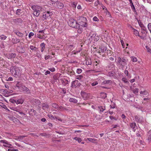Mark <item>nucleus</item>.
<instances>
[{
	"instance_id": "obj_8",
	"label": "nucleus",
	"mask_w": 151,
	"mask_h": 151,
	"mask_svg": "<svg viewBox=\"0 0 151 151\" xmlns=\"http://www.w3.org/2000/svg\"><path fill=\"white\" fill-rule=\"evenodd\" d=\"M6 61H5L3 58H0V67L1 68H6V66L5 65Z\"/></svg>"
},
{
	"instance_id": "obj_4",
	"label": "nucleus",
	"mask_w": 151,
	"mask_h": 151,
	"mask_svg": "<svg viewBox=\"0 0 151 151\" xmlns=\"http://www.w3.org/2000/svg\"><path fill=\"white\" fill-rule=\"evenodd\" d=\"M80 19L81 20H83L84 21L83 22V21L80 22H79L80 23V25L84 27H86L87 25V24L86 22L87 19L86 17H81Z\"/></svg>"
},
{
	"instance_id": "obj_9",
	"label": "nucleus",
	"mask_w": 151,
	"mask_h": 151,
	"mask_svg": "<svg viewBox=\"0 0 151 151\" xmlns=\"http://www.w3.org/2000/svg\"><path fill=\"white\" fill-rule=\"evenodd\" d=\"M81 94L83 99H86L88 98L89 96V94L86 93L85 92L81 91Z\"/></svg>"
},
{
	"instance_id": "obj_16",
	"label": "nucleus",
	"mask_w": 151,
	"mask_h": 151,
	"mask_svg": "<svg viewBox=\"0 0 151 151\" xmlns=\"http://www.w3.org/2000/svg\"><path fill=\"white\" fill-rule=\"evenodd\" d=\"M69 108V107L66 108L65 107L60 106L59 107L58 110H60V111H64L65 110L68 111L69 110V109H68Z\"/></svg>"
},
{
	"instance_id": "obj_52",
	"label": "nucleus",
	"mask_w": 151,
	"mask_h": 151,
	"mask_svg": "<svg viewBox=\"0 0 151 151\" xmlns=\"http://www.w3.org/2000/svg\"><path fill=\"white\" fill-rule=\"evenodd\" d=\"M100 4V2L99 0H97L94 3V5L95 6H97L98 5Z\"/></svg>"
},
{
	"instance_id": "obj_15",
	"label": "nucleus",
	"mask_w": 151,
	"mask_h": 151,
	"mask_svg": "<svg viewBox=\"0 0 151 151\" xmlns=\"http://www.w3.org/2000/svg\"><path fill=\"white\" fill-rule=\"evenodd\" d=\"M138 22L139 25L142 28L144 31L146 29L145 27L144 26L143 24L140 20H138Z\"/></svg>"
},
{
	"instance_id": "obj_56",
	"label": "nucleus",
	"mask_w": 151,
	"mask_h": 151,
	"mask_svg": "<svg viewBox=\"0 0 151 151\" xmlns=\"http://www.w3.org/2000/svg\"><path fill=\"white\" fill-rule=\"evenodd\" d=\"M110 108L111 109H114L115 107V105L114 103H112L110 106Z\"/></svg>"
},
{
	"instance_id": "obj_60",
	"label": "nucleus",
	"mask_w": 151,
	"mask_h": 151,
	"mask_svg": "<svg viewBox=\"0 0 151 151\" xmlns=\"http://www.w3.org/2000/svg\"><path fill=\"white\" fill-rule=\"evenodd\" d=\"M48 69L52 72H54L55 70V68L53 67L49 68Z\"/></svg>"
},
{
	"instance_id": "obj_27",
	"label": "nucleus",
	"mask_w": 151,
	"mask_h": 151,
	"mask_svg": "<svg viewBox=\"0 0 151 151\" xmlns=\"http://www.w3.org/2000/svg\"><path fill=\"white\" fill-rule=\"evenodd\" d=\"M86 64L87 65H91V62L90 60V59H88V58L86 59Z\"/></svg>"
},
{
	"instance_id": "obj_21",
	"label": "nucleus",
	"mask_w": 151,
	"mask_h": 151,
	"mask_svg": "<svg viewBox=\"0 0 151 151\" xmlns=\"http://www.w3.org/2000/svg\"><path fill=\"white\" fill-rule=\"evenodd\" d=\"M42 11V9H40V10H39L38 11H34L33 14L36 17H38L40 14L39 12L40 11Z\"/></svg>"
},
{
	"instance_id": "obj_53",
	"label": "nucleus",
	"mask_w": 151,
	"mask_h": 151,
	"mask_svg": "<svg viewBox=\"0 0 151 151\" xmlns=\"http://www.w3.org/2000/svg\"><path fill=\"white\" fill-rule=\"evenodd\" d=\"M138 90L137 88H135L133 90V92L134 93L136 94V93H138Z\"/></svg>"
},
{
	"instance_id": "obj_43",
	"label": "nucleus",
	"mask_w": 151,
	"mask_h": 151,
	"mask_svg": "<svg viewBox=\"0 0 151 151\" xmlns=\"http://www.w3.org/2000/svg\"><path fill=\"white\" fill-rule=\"evenodd\" d=\"M122 80L125 83H129L128 80L125 78H122Z\"/></svg>"
},
{
	"instance_id": "obj_12",
	"label": "nucleus",
	"mask_w": 151,
	"mask_h": 151,
	"mask_svg": "<svg viewBox=\"0 0 151 151\" xmlns=\"http://www.w3.org/2000/svg\"><path fill=\"white\" fill-rule=\"evenodd\" d=\"M21 89L24 93L28 94L30 93L29 89L27 88L25 86H22V87Z\"/></svg>"
},
{
	"instance_id": "obj_19",
	"label": "nucleus",
	"mask_w": 151,
	"mask_h": 151,
	"mask_svg": "<svg viewBox=\"0 0 151 151\" xmlns=\"http://www.w3.org/2000/svg\"><path fill=\"white\" fill-rule=\"evenodd\" d=\"M24 102V100L22 99L16 100V104H22Z\"/></svg>"
},
{
	"instance_id": "obj_59",
	"label": "nucleus",
	"mask_w": 151,
	"mask_h": 151,
	"mask_svg": "<svg viewBox=\"0 0 151 151\" xmlns=\"http://www.w3.org/2000/svg\"><path fill=\"white\" fill-rule=\"evenodd\" d=\"M10 101L13 103H15L16 104V100L11 99L10 100Z\"/></svg>"
},
{
	"instance_id": "obj_38",
	"label": "nucleus",
	"mask_w": 151,
	"mask_h": 151,
	"mask_svg": "<svg viewBox=\"0 0 151 151\" xmlns=\"http://www.w3.org/2000/svg\"><path fill=\"white\" fill-rule=\"evenodd\" d=\"M16 34L17 35L20 37H22L23 35L22 33L19 32V31L16 32Z\"/></svg>"
},
{
	"instance_id": "obj_5",
	"label": "nucleus",
	"mask_w": 151,
	"mask_h": 151,
	"mask_svg": "<svg viewBox=\"0 0 151 151\" xmlns=\"http://www.w3.org/2000/svg\"><path fill=\"white\" fill-rule=\"evenodd\" d=\"M5 56L8 59H11L15 58L16 54L14 53L8 52L6 54Z\"/></svg>"
},
{
	"instance_id": "obj_62",
	"label": "nucleus",
	"mask_w": 151,
	"mask_h": 151,
	"mask_svg": "<svg viewBox=\"0 0 151 151\" xmlns=\"http://www.w3.org/2000/svg\"><path fill=\"white\" fill-rule=\"evenodd\" d=\"M109 117L111 120L114 119L115 120H117V119L116 118H115V117H114V116H110Z\"/></svg>"
},
{
	"instance_id": "obj_61",
	"label": "nucleus",
	"mask_w": 151,
	"mask_h": 151,
	"mask_svg": "<svg viewBox=\"0 0 151 151\" xmlns=\"http://www.w3.org/2000/svg\"><path fill=\"white\" fill-rule=\"evenodd\" d=\"M13 80V78L11 77H10L6 80V81H12Z\"/></svg>"
},
{
	"instance_id": "obj_42",
	"label": "nucleus",
	"mask_w": 151,
	"mask_h": 151,
	"mask_svg": "<svg viewBox=\"0 0 151 151\" xmlns=\"http://www.w3.org/2000/svg\"><path fill=\"white\" fill-rule=\"evenodd\" d=\"M82 71V70L81 68H78L76 70V73L78 74H80Z\"/></svg>"
},
{
	"instance_id": "obj_25",
	"label": "nucleus",
	"mask_w": 151,
	"mask_h": 151,
	"mask_svg": "<svg viewBox=\"0 0 151 151\" xmlns=\"http://www.w3.org/2000/svg\"><path fill=\"white\" fill-rule=\"evenodd\" d=\"M45 44L44 42H42L40 44V46L41 47V52H43L45 50Z\"/></svg>"
},
{
	"instance_id": "obj_33",
	"label": "nucleus",
	"mask_w": 151,
	"mask_h": 151,
	"mask_svg": "<svg viewBox=\"0 0 151 151\" xmlns=\"http://www.w3.org/2000/svg\"><path fill=\"white\" fill-rule=\"evenodd\" d=\"M52 106L53 107L57 109L58 110L59 107L57 104L55 103L53 104H52Z\"/></svg>"
},
{
	"instance_id": "obj_6",
	"label": "nucleus",
	"mask_w": 151,
	"mask_h": 151,
	"mask_svg": "<svg viewBox=\"0 0 151 151\" xmlns=\"http://www.w3.org/2000/svg\"><path fill=\"white\" fill-rule=\"evenodd\" d=\"M30 102L33 105L35 106L40 105L41 103L40 100L34 99H31Z\"/></svg>"
},
{
	"instance_id": "obj_51",
	"label": "nucleus",
	"mask_w": 151,
	"mask_h": 151,
	"mask_svg": "<svg viewBox=\"0 0 151 151\" xmlns=\"http://www.w3.org/2000/svg\"><path fill=\"white\" fill-rule=\"evenodd\" d=\"M26 136H19L18 137V139L19 141L22 139L24 138Z\"/></svg>"
},
{
	"instance_id": "obj_7",
	"label": "nucleus",
	"mask_w": 151,
	"mask_h": 151,
	"mask_svg": "<svg viewBox=\"0 0 151 151\" xmlns=\"http://www.w3.org/2000/svg\"><path fill=\"white\" fill-rule=\"evenodd\" d=\"M51 15V13L50 12L48 11L44 12L43 14L42 17L43 18H44V19L43 20H44L46 19L48 17L50 16Z\"/></svg>"
},
{
	"instance_id": "obj_32",
	"label": "nucleus",
	"mask_w": 151,
	"mask_h": 151,
	"mask_svg": "<svg viewBox=\"0 0 151 151\" xmlns=\"http://www.w3.org/2000/svg\"><path fill=\"white\" fill-rule=\"evenodd\" d=\"M68 75L71 76L74 75L75 74V73L73 70H72L68 71Z\"/></svg>"
},
{
	"instance_id": "obj_45",
	"label": "nucleus",
	"mask_w": 151,
	"mask_h": 151,
	"mask_svg": "<svg viewBox=\"0 0 151 151\" xmlns=\"http://www.w3.org/2000/svg\"><path fill=\"white\" fill-rule=\"evenodd\" d=\"M145 47L147 52L151 53V49L149 48L148 46H146Z\"/></svg>"
},
{
	"instance_id": "obj_55",
	"label": "nucleus",
	"mask_w": 151,
	"mask_h": 151,
	"mask_svg": "<svg viewBox=\"0 0 151 151\" xmlns=\"http://www.w3.org/2000/svg\"><path fill=\"white\" fill-rule=\"evenodd\" d=\"M93 19L94 21L95 22H98L99 21V19L96 17V16L93 17Z\"/></svg>"
},
{
	"instance_id": "obj_10",
	"label": "nucleus",
	"mask_w": 151,
	"mask_h": 151,
	"mask_svg": "<svg viewBox=\"0 0 151 151\" xmlns=\"http://www.w3.org/2000/svg\"><path fill=\"white\" fill-rule=\"evenodd\" d=\"M31 8L34 11H38L40 9H43L41 6H38L33 5L31 6Z\"/></svg>"
},
{
	"instance_id": "obj_41",
	"label": "nucleus",
	"mask_w": 151,
	"mask_h": 151,
	"mask_svg": "<svg viewBox=\"0 0 151 151\" xmlns=\"http://www.w3.org/2000/svg\"><path fill=\"white\" fill-rule=\"evenodd\" d=\"M89 35L91 36V37H95L96 35V34L94 32H92L90 33Z\"/></svg>"
},
{
	"instance_id": "obj_28",
	"label": "nucleus",
	"mask_w": 151,
	"mask_h": 151,
	"mask_svg": "<svg viewBox=\"0 0 151 151\" xmlns=\"http://www.w3.org/2000/svg\"><path fill=\"white\" fill-rule=\"evenodd\" d=\"M101 50V52L102 53H104L106 51V48L105 47L101 46L99 48Z\"/></svg>"
},
{
	"instance_id": "obj_20",
	"label": "nucleus",
	"mask_w": 151,
	"mask_h": 151,
	"mask_svg": "<svg viewBox=\"0 0 151 151\" xmlns=\"http://www.w3.org/2000/svg\"><path fill=\"white\" fill-rule=\"evenodd\" d=\"M69 101L74 104L78 102L77 100L74 98H70L69 99Z\"/></svg>"
},
{
	"instance_id": "obj_36",
	"label": "nucleus",
	"mask_w": 151,
	"mask_h": 151,
	"mask_svg": "<svg viewBox=\"0 0 151 151\" xmlns=\"http://www.w3.org/2000/svg\"><path fill=\"white\" fill-rule=\"evenodd\" d=\"M111 83V80H106L104 81L102 83L103 84H107Z\"/></svg>"
},
{
	"instance_id": "obj_64",
	"label": "nucleus",
	"mask_w": 151,
	"mask_h": 151,
	"mask_svg": "<svg viewBox=\"0 0 151 151\" xmlns=\"http://www.w3.org/2000/svg\"><path fill=\"white\" fill-rule=\"evenodd\" d=\"M18 150L17 149H8L7 151H17Z\"/></svg>"
},
{
	"instance_id": "obj_44",
	"label": "nucleus",
	"mask_w": 151,
	"mask_h": 151,
	"mask_svg": "<svg viewBox=\"0 0 151 151\" xmlns=\"http://www.w3.org/2000/svg\"><path fill=\"white\" fill-rule=\"evenodd\" d=\"M6 37H7L6 36H5L4 35H1L0 39L2 40H5L6 39Z\"/></svg>"
},
{
	"instance_id": "obj_22",
	"label": "nucleus",
	"mask_w": 151,
	"mask_h": 151,
	"mask_svg": "<svg viewBox=\"0 0 151 151\" xmlns=\"http://www.w3.org/2000/svg\"><path fill=\"white\" fill-rule=\"evenodd\" d=\"M29 114L33 116L35 115L36 113V111L34 109H32L29 111Z\"/></svg>"
},
{
	"instance_id": "obj_13",
	"label": "nucleus",
	"mask_w": 151,
	"mask_h": 151,
	"mask_svg": "<svg viewBox=\"0 0 151 151\" xmlns=\"http://www.w3.org/2000/svg\"><path fill=\"white\" fill-rule=\"evenodd\" d=\"M147 136V140L148 141V142H150L151 141V129L148 132Z\"/></svg>"
},
{
	"instance_id": "obj_48",
	"label": "nucleus",
	"mask_w": 151,
	"mask_h": 151,
	"mask_svg": "<svg viewBox=\"0 0 151 151\" xmlns=\"http://www.w3.org/2000/svg\"><path fill=\"white\" fill-rule=\"evenodd\" d=\"M83 78V76L81 75H79L77 76L76 77V79L78 80H81Z\"/></svg>"
},
{
	"instance_id": "obj_2",
	"label": "nucleus",
	"mask_w": 151,
	"mask_h": 151,
	"mask_svg": "<svg viewBox=\"0 0 151 151\" xmlns=\"http://www.w3.org/2000/svg\"><path fill=\"white\" fill-rule=\"evenodd\" d=\"M119 53L118 52H116L113 54L114 56L115 57V61L117 63H119L122 66L125 65V63L126 62V60L125 59H121L119 57Z\"/></svg>"
},
{
	"instance_id": "obj_49",
	"label": "nucleus",
	"mask_w": 151,
	"mask_h": 151,
	"mask_svg": "<svg viewBox=\"0 0 151 151\" xmlns=\"http://www.w3.org/2000/svg\"><path fill=\"white\" fill-rule=\"evenodd\" d=\"M147 27L151 33V23H149L148 24Z\"/></svg>"
},
{
	"instance_id": "obj_47",
	"label": "nucleus",
	"mask_w": 151,
	"mask_h": 151,
	"mask_svg": "<svg viewBox=\"0 0 151 151\" xmlns=\"http://www.w3.org/2000/svg\"><path fill=\"white\" fill-rule=\"evenodd\" d=\"M120 42H121V44H122V47L123 48H125V44L124 43V42L122 40H121Z\"/></svg>"
},
{
	"instance_id": "obj_18",
	"label": "nucleus",
	"mask_w": 151,
	"mask_h": 151,
	"mask_svg": "<svg viewBox=\"0 0 151 151\" xmlns=\"http://www.w3.org/2000/svg\"><path fill=\"white\" fill-rule=\"evenodd\" d=\"M42 108L43 109L45 110L48 108V105L45 103H43L42 104Z\"/></svg>"
},
{
	"instance_id": "obj_58",
	"label": "nucleus",
	"mask_w": 151,
	"mask_h": 151,
	"mask_svg": "<svg viewBox=\"0 0 151 151\" xmlns=\"http://www.w3.org/2000/svg\"><path fill=\"white\" fill-rule=\"evenodd\" d=\"M98 83L97 81H95L91 83V85L92 86H94L98 84Z\"/></svg>"
},
{
	"instance_id": "obj_31",
	"label": "nucleus",
	"mask_w": 151,
	"mask_h": 151,
	"mask_svg": "<svg viewBox=\"0 0 151 151\" xmlns=\"http://www.w3.org/2000/svg\"><path fill=\"white\" fill-rule=\"evenodd\" d=\"M80 52V51H77L76 52L75 50H73L72 51V52L71 53V54H70V56L72 57H74V55L76 54V53L79 52Z\"/></svg>"
},
{
	"instance_id": "obj_57",
	"label": "nucleus",
	"mask_w": 151,
	"mask_h": 151,
	"mask_svg": "<svg viewBox=\"0 0 151 151\" xmlns=\"http://www.w3.org/2000/svg\"><path fill=\"white\" fill-rule=\"evenodd\" d=\"M10 108L12 110H13L15 111H18V109L16 108H14V107H10Z\"/></svg>"
},
{
	"instance_id": "obj_35",
	"label": "nucleus",
	"mask_w": 151,
	"mask_h": 151,
	"mask_svg": "<svg viewBox=\"0 0 151 151\" xmlns=\"http://www.w3.org/2000/svg\"><path fill=\"white\" fill-rule=\"evenodd\" d=\"M135 120L136 121L138 122H141V121L140 120V119L139 117L137 116H135Z\"/></svg>"
},
{
	"instance_id": "obj_1",
	"label": "nucleus",
	"mask_w": 151,
	"mask_h": 151,
	"mask_svg": "<svg viewBox=\"0 0 151 151\" xmlns=\"http://www.w3.org/2000/svg\"><path fill=\"white\" fill-rule=\"evenodd\" d=\"M10 72L13 76L15 77L18 78L21 76V71L19 68L17 67L14 66L11 67Z\"/></svg>"
},
{
	"instance_id": "obj_23",
	"label": "nucleus",
	"mask_w": 151,
	"mask_h": 151,
	"mask_svg": "<svg viewBox=\"0 0 151 151\" xmlns=\"http://www.w3.org/2000/svg\"><path fill=\"white\" fill-rule=\"evenodd\" d=\"M132 32L134 35L136 36H139V33L138 32L136 29L132 28Z\"/></svg>"
},
{
	"instance_id": "obj_34",
	"label": "nucleus",
	"mask_w": 151,
	"mask_h": 151,
	"mask_svg": "<svg viewBox=\"0 0 151 151\" xmlns=\"http://www.w3.org/2000/svg\"><path fill=\"white\" fill-rule=\"evenodd\" d=\"M107 75L110 77H113L114 76V73L113 72H110L108 73Z\"/></svg>"
},
{
	"instance_id": "obj_37",
	"label": "nucleus",
	"mask_w": 151,
	"mask_h": 151,
	"mask_svg": "<svg viewBox=\"0 0 151 151\" xmlns=\"http://www.w3.org/2000/svg\"><path fill=\"white\" fill-rule=\"evenodd\" d=\"M131 60L134 62H136L137 61V59L135 57L132 56L131 57Z\"/></svg>"
},
{
	"instance_id": "obj_39",
	"label": "nucleus",
	"mask_w": 151,
	"mask_h": 151,
	"mask_svg": "<svg viewBox=\"0 0 151 151\" xmlns=\"http://www.w3.org/2000/svg\"><path fill=\"white\" fill-rule=\"evenodd\" d=\"M136 123H132L130 124V126L131 128L133 129H134L136 126Z\"/></svg>"
},
{
	"instance_id": "obj_29",
	"label": "nucleus",
	"mask_w": 151,
	"mask_h": 151,
	"mask_svg": "<svg viewBox=\"0 0 151 151\" xmlns=\"http://www.w3.org/2000/svg\"><path fill=\"white\" fill-rule=\"evenodd\" d=\"M140 94H142L144 96H146L148 95V91L146 90L144 91H141L140 92Z\"/></svg>"
},
{
	"instance_id": "obj_14",
	"label": "nucleus",
	"mask_w": 151,
	"mask_h": 151,
	"mask_svg": "<svg viewBox=\"0 0 151 151\" xmlns=\"http://www.w3.org/2000/svg\"><path fill=\"white\" fill-rule=\"evenodd\" d=\"M86 140H88L89 141L94 143H97V139H95L92 138H87L86 139Z\"/></svg>"
},
{
	"instance_id": "obj_40",
	"label": "nucleus",
	"mask_w": 151,
	"mask_h": 151,
	"mask_svg": "<svg viewBox=\"0 0 151 151\" xmlns=\"http://www.w3.org/2000/svg\"><path fill=\"white\" fill-rule=\"evenodd\" d=\"M22 13L21 10L20 9H18L17 10L16 14L18 15H20Z\"/></svg>"
},
{
	"instance_id": "obj_46",
	"label": "nucleus",
	"mask_w": 151,
	"mask_h": 151,
	"mask_svg": "<svg viewBox=\"0 0 151 151\" xmlns=\"http://www.w3.org/2000/svg\"><path fill=\"white\" fill-rule=\"evenodd\" d=\"M2 107L4 108V109H5L8 112H9L10 110L8 109L7 106L5 105H3L2 106Z\"/></svg>"
},
{
	"instance_id": "obj_26",
	"label": "nucleus",
	"mask_w": 151,
	"mask_h": 151,
	"mask_svg": "<svg viewBox=\"0 0 151 151\" xmlns=\"http://www.w3.org/2000/svg\"><path fill=\"white\" fill-rule=\"evenodd\" d=\"M0 142L1 143H3L4 144H6V145H12L11 144H9V142L7 141L6 140H1L0 141Z\"/></svg>"
},
{
	"instance_id": "obj_54",
	"label": "nucleus",
	"mask_w": 151,
	"mask_h": 151,
	"mask_svg": "<svg viewBox=\"0 0 151 151\" xmlns=\"http://www.w3.org/2000/svg\"><path fill=\"white\" fill-rule=\"evenodd\" d=\"M34 35V33L32 32H30L29 34V37L30 39L31 37L33 36Z\"/></svg>"
},
{
	"instance_id": "obj_17",
	"label": "nucleus",
	"mask_w": 151,
	"mask_h": 151,
	"mask_svg": "<svg viewBox=\"0 0 151 151\" xmlns=\"http://www.w3.org/2000/svg\"><path fill=\"white\" fill-rule=\"evenodd\" d=\"M99 112L100 113H101L105 110V107L104 106H99L98 107Z\"/></svg>"
},
{
	"instance_id": "obj_30",
	"label": "nucleus",
	"mask_w": 151,
	"mask_h": 151,
	"mask_svg": "<svg viewBox=\"0 0 151 151\" xmlns=\"http://www.w3.org/2000/svg\"><path fill=\"white\" fill-rule=\"evenodd\" d=\"M73 139L77 141L78 143H80L82 141L81 139L79 137H76L73 138Z\"/></svg>"
},
{
	"instance_id": "obj_50",
	"label": "nucleus",
	"mask_w": 151,
	"mask_h": 151,
	"mask_svg": "<svg viewBox=\"0 0 151 151\" xmlns=\"http://www.w3.org/2000/svg\"><path fill=\"white\" fill-rule=\"evenodd\" d=\"M63 83H64L66 85L68 83V81L66 79H64L62 81Z\"/></svg>"
},
{
	"instance_id": "obj_11",
	"label": "nucleus",
	"mask_w": 151,
	"mask_h": 151,
	"mask_svg": "<svg viewBox=\"0 0 151 151\" xmlns=\"http://www.w3.org/2000/svg\"><path fill=\"white\" fill-rule=\"evenodd\" d=\"M56 4L57 7L59 9H62L64 7V5L63 4L60 2L57 1Z\"/></svg>"
},
{
	"instance_id": "obj_24",
	"label": "nucleus",
	"mask_w": 151,
	"mask_h": 151,
	"mask_svg": "<svg viewBox=\"0 0 151 151\" xmlns=\"http://www.w3.org/2000/svg\"><path fill=\"white\" fill-rule=\"evenodd\" d=\"M37 37L38 38L40 39H45V36L43 34L42 35L39 34H37Z\"/></svg>"
},
{
	"instance_id": "obj_63",
	"label": "nucleus",
	"mask_w": 151,
	"mask_h": 151,
	"mask_svg": "<svg viewBox=\"0 0 151 151\" xmlns=\"http://www.w3.org/2000/svg\"><path fill=\"white\" fill-rule=\"evenodd\" d=\"M73 47V45H70L68 46V48L69 49V50H70V51L72 50L73 49H72V48Z\"/></svg>"
},
{
	"instance_id": "obj_3",
	"label": "nucleus",
	"mask_w": 151,
	"mask_h": 151,
	"mask_svg": "<svg viewBox=\"0 0 151 151\" xmlns=\"http://www.w3.org/2000/svg\"><path fill=\"white\" fill-rule=\"evenodd\" d=\"M68 24L70 26L74 28H78L80 27V25L77 23V21L73 19H69Z\"/></svg>"
}]
</instances>
